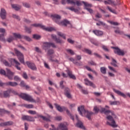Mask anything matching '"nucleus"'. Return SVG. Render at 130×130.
<instances>
[{"instance_id": "nucleus-5", "label": "nucleus", "mask_w": 130, "mask_h": 130, "mask_svg": "<svg viewBox=\"0 0 130 130\" xmlns=\"http://www.w3.org/2000/svg\"><path fill=\"white\" fill-rule=\"evenodd\" d=\"M50 47H52L53 48H56V46L53 43L47 42L43 43L42 48L45 51H47V50H48Z\"/></svg>"}, {"instance_id": "nucleus-13", "label": "nucleus", "mask_w": 130, "mask_h": 130, "mask_svg": "<svg viewBox=\"0 0 130 130\" xmlns=\"http://www.w3.org/2000/svg\"><path fill=\"white\" fill-rule=\"evenodd\" d=\"M101 112H103L106 115H108V114H110L111 113L113 117H114V118H116V115L114 114V112L109 110H106L105 108H102L101 109Z\"/></svg>"}, {"instance_id": "nucleus-57", "label": "nucleus", "mask_w": 130, "mask_h": 130, "mask_svg": "<svg viewBox=\"0 0 130 130\" xmlns=\"http://www.w3.org/2000/svg\"><path fill=\"white\" fill-rule=\"evenodd\" d=\"M59 87L61 89H64V85H63V81H61L60 82Z\"/></svg>"}, {"instance_id": "nucleus-42", "label": "nucleus", "mask_w": 130, "mask_h": 130, "mask_svg": "<svg viewBox=\"0 0 130 130\" xmlns=\"http://www.w3.org/2000/svg\"><path fill=\"white\" fill-rule=\"evenodd\" d=\"M115 33L116 34H119V35H123V31H121L119 30V28H117L114 30Z\"/></svg>"}, {"instance_id": "nucleus-25", "label": "nucleus", "mask_w": 130, "mask_h": 130, "mask_svg": "<svg viewBox=\"0 0 130 130\" xmlns=\"http://www.w3.org/2000/svg\"><path fill=\"white\" fill-rule=\"evenodd\" d=\"M69 60H70V61H72V62H73V63L74 64H76V66H82V63H80L78 62L77 60L74 59V58L73 57L69 58Z\"/></svg>"}, {"instance_id": "nucleus-53", "label": "nucleus", "mask_w": 130, "mask_h": 130, "mask_svg": "<svg viewBox=\"0 0 130 130\" xmlns=\"http://www.w3.org/2000/svg\"><path fill=\"white\" fill-rule=\"evenodd\" d=\"M13 40H15V38H14V37H10V38L7 39V41L9 43H11V42H12V41H13Z\"/></svg>"}, {"instance_id": "nucleus-8", "label": "nucleus", "mask_w": 130, "mask_h": 130, "mask_svg": "<svg viewBox=\"0 0 130 130\" xmlns=\"http://www.w3.org/2000/svg\"><path fill=\"white\" fill-rule=\"evenodd\" d=\"M51 126L52 128H50V130H69L67 125L62 123H60L57 128L53 124H51Z\"/></svg>"}, {"instance_id": "nucleus-17", "label": "nucleus", "mask_w": 130, "mask_h": 130, "mask_svg": "<svg viewBox=\"0 0 130 130\" xmlns=\"http://www.w3.org/2000/svg\"><path fill=\"white\" fill-rule=\"evenodd\" d=\"M0 17L2 20H6L7 19V11L6 9L1 8L0 11Z\"/></svg>"}, {"instance_id": "nucleus-52", "label": "nucleus", "mask_w": 130, "mask_h": 130, "mask_svg": "<svg viewBox=\"0 0 130 130\" xmlns=\"http://www.w3.org/2000/svg\"><path fill=\"white\" fill-rule=\"evenodd\" d=\"M55 41L56 43H59L60 44H61V43H63V41H62V40H60L59 38L56 39V40Z\"/></svg>"}, {"instance_id": "nucleus-14", "label": "nucleus", "mask_w": 130, "mask_h": 130, "mask_svg": "<svg viewBox=\"0 0 130 130\" xmlns=\"http://www.w3.org/2000/svg\"><path fill=\"white\" fill-rule=\"evenodd\" d=\"M64 95H65L68 99H72V94H71V89L69 87L64 88Z\"/></svg>"}, {"instance_id": "nucleus-41", "label": "nucleus", "mask_w": 130, "mask_h": 130, "mask_svg": "<svg viewBox=\"0 0 130 130\" xmlns=\"http://www.w3.org/2000/svg\"><path fill=\"white\" fill-rule=\"evenodd\" d=\"M101 73L103 74V75H106V68L105 67H101L100 68Z\"/></svg>"}, {"instance_id": "nucleus-23", "label": "nucleus", "mask_w": 130, "mask_h": 130, "mask_svg": "<svg viewBox=\"0 0 130 130\" xmlns=\"http://www.w3.org/2000/svg\"><path fill=\"white\" fill-rule=\"evenodd\" d=\"M66 9H67V10H70V11H72V12H74V13H79V10H81V8L80 7H78L77 9H76L73 7H67Z\"/></svg>"}, {"instance_id": "nucleus-20", "label": "nucleus", "mask_w": 130, "mask_h": 130, "mask_svg": "<svg viewBox=\"0 0 130 130\" xmlns=\"http://www.w3.org/2000/svg\"><path fill=\"white\" fill-rule=\"evenodd\" d=\"M76 126L77 127H79V128H81L82 129L85 130L86 127H84L83 122L81 121L80 120L77 119V122L76 123Z\"/></svg>"}, {"instance_id": "nucleus-22", "label": "nucleus", "mask_w": 130, "mask_h": 130, "mask_svg": "<svg viewBox=\"0 0 130 130\" xmlns=\"http://www.w3.org/2000/svg\"><path fill=\"white\" fill-rule=\"evenodd\" d=\"M11 7L15 11H20L22 9V6L18 4H12Z\"/></svg>"}, {"instance_id": "nucleus-1", "label": "nucleus", "mask_w": 130, "mask_h": 130, "mask_svg": "<svg viewBox=\"0 0 130 130\" xmlns=\"http://www.w3.org/2000/svg\"><path fill=\"white\" fill-rule=\"evenodd\" d=\"M75 1L76 0H67V2L68 4H71V5H76L77 7H81V6L82 5V3L84 5V9L86 10L87 12H89L90 14H93V11L92 9H91V8L93 7L92 4H89L84 1H82L81 2V1H76L75 2Z\"/></svg>"}, {"instance_id": "nucleus-19", "label": "nucleus", "mask_w": 130, "mask_h": 130, "mask_svg": "<svg viewBox=\"0 0 130 130\" xmlns=\"http://www.w3.org/2000/svg\"><path fill=\"white\" fill-rule=\"evenodd\" d=\"M54 105L56 109L59 111V112H62L63 111H64L66 110V108L65 107H60V105L58 104L55 103L54 104Z\"/></svg>"}, {"instance_id": "nucleus-43", "label": "nucleus", "mask_w": 130, "mask_h": 130, "mask_svg": "<svg viewBox=\"0 0 130 130\" xmlns=\"http://www.w3.org/2000/svg\"><path fill=\"white\" fill-rule=\"evenodd\" d=\"M22 39H24L25 40H26V41H32L31 38H30V37H29L27 36L22 35Z\"/></svg>"}, {"instance_id": "nucleus-32", "label": "nucleus", "mask_w": 130, "mask_h": 130, "mask_svg": "<svg viewBox=\"0 0 130 130\" xmlns=\"http://www.w3.org/2000/svg\"><path fill=\"white\" fill-rule=\"evenodd\" d=\"M66 111L67 114V115H68V116H70V118H71V119H72V120H74V116L72 114V113H71V112H70V110H69V109H68L66 108V109L65 110Z\"/></svg>"}, {"instance_id": "nucleus-40", "label": "nucleus", "mask_w": 130, "mask_h": 130, "mask_svg": "<svg viewBox=\"0 0 130 130\" xmlns=\"http://www.w3.org/2000/svg\"><path fill=\"white\" fill-rule=\"evenodd\" d=\"M25 28V30L26 31V32H27V33H28V34H31V29H32V27H28V26H24Z\"/></svg>"}, {"instance_id": "nucleus-29", "label": "nucleus", "mask_w": 130, "mask_h": 130, "mask_svg": "<svg viewBox=\"0 0 130 130\" xmlns=\"http://www.w3.org/2000/svg\"><path fill=\"white\" fill-rule=\"evenodd\" d=\"M10 94H11V92L10 89H9L6 91H4V97H5V98H8V97H10Z\"/></svg>"}, {"instance_id": "nucleus-48", "label": "nucleus", "mask_w": 130, "mask_h": 130, "mask_svg": "<svg viewBox=\"0 0 130 130\" xmlns=\"http://www.w3.org/2000/svg\"><path fill=\"white\" fill-rule=\"evenodd\" d=\"M23 7H25V8H27V9H29L31 7V6L29 4V3H23Z\"/></svg>"}, {"instance_id": "nucleus-54", "label": "nucleus", "mask_w": 130, "mask_h": 130, "mask_svg": "<svg viewBox=\"0 0 130 130\" xmlns=\"http://www.w3.org/2000/svg\"><path fill=\"white\" fill-rule=\"evenodd\" d=\"M13 125V121H12L5 122L6 126H9V125Z\"/></svg>"}, {"instance_id": "nucleus-34", "label": "nucleus", "mask_w": 130, "mask_h": 130, "mask_svg": "<svg viewBox=\"0 0 130 130\" xmlns=\"http://www.w3.org/2000/svg\"><path fill=\"white\" fill-rule=\"evenodd\" d=\"M57 34L58 36H60V37H61L62 38H63V39H64L65 40L66 39H67V37H66V34L59 31H58Z\"/></svg>"}, {"instance_id": "nucleus-16", "label": "nucleus", "mask_w": 130, "mask_h": 130, "mask_svg": "<svg viewBox=\"0 0 130 130\" xmlns=\"http://www.w3.org/2000/svg\"><path fill=\"white\" fill-rule=\"evenodd\" d=\"M26 63L28 68L30 69V70H32V71H37V68L34 63L31 62L30 61H26Z\"/></svg>"}, {"instance_id": "nucleus-2", "label": "nucleus", "mask_w": 130, "mask_h": 130, "mask_svg": "<svg viewBox=\"0 0 130 130\" xmlns=\"http://www.w3.org/2000/svg\"><path fill=\"white\" fill-rule=\"evenodd\" d=\"M78 111L79 112L80 115H83V113L85 114V117L89 120H91V116L94 114V112L86 110L83 106L78 107Z\"/></svg>"}, {"instance_id": "nucleus-15", "label": "nucleus", "mask_w": 130, "mask_h": 130, "mask_svg": "<svg viewBox=\"0 0 130 130\" xmlns=\"http://www.w3.org/2000/svg\"><path fill=\"white\" fill-rule=\"evenodd\" d=\"M21 119L22 120H26L27 121H35L34 117L28 115H22Z\"/></svg>"}, {"instance_id": "nucleus-51", "label": "nucleus", "mask_w": 130, "mask_h": 130, "mask_svg": "<svg viewBox=\"0 0 130 130\" xmlns=\"http://www.w3.org/2000/svg\"><path fill=\"white\" fill-rule=\"evenodd\" d=\"M9 90L10 91V93H12L14 95H19L20 94H18V92H17V91H16L15 90H14L13 89H9Z\"/></svg>"}, {"instance_id": "nucleus-35", "label": "nucleus", "mask_w": 130, "mask_h": 130, "mask_svg": "<svg viewBox=\"0 0 130 130\" xmlns=\"http://www.w3.org/2000/svg\"><path fill=\"white\" fill-rule=\"evenodd\" d=\"M93 111L94 112L93 113L94 114H98V113H99V111H100V109H99V108H98V107L95 106L93 107Z\"/></svg>"}, {"instance_id": "nucleus-64", "label": "nucleus", "mask_w": 130, "mask_h": 130, "mask_svg": "<svg viewBox=\"0 0 130 130\" xmlns=\"http://www.w3.org/2000/svg\"><path fill=\"white\" fill-rule=\"evenodd\" d=\"M81 92H82V93H83V94H87L88 93V91H87L85 89H81Z\"/></svg>"}, {"instance_id": "nucleus-12", "label": "nucleus", "mask_w": 130, "mask_h": 130, "mask_svg": "<svg viewBox=\"0 0 130 130\" xmlns=\"http://www.w3.org/2000/svg\"><path fill=\"white\" fill-rule=\"evenodd\" d=\"M51 17L54 22L56 23V24H58L59 22H60V19H61V16H60V15L58 14H52L51 15Z\"/></svg>"}, {"instance_id": "nucleus-6", "label": "nucleus", "mask_w": 130, "mask_h": 130, "mask_svg": "<svg viewBox=\"0 0 130 130\" xmlns=\"http://www.w3.org/2000/svg\"><path fill=\"white\" fill-rule=\"evenodd\" d=\"M14 51L15 52V54L18 57L19 61L21 63H23V64H25V61H24V55L23 54V53H22V52H21L20 51H19V50H18L16 48L14 49Z\"/></svg>"}, {"instance_id": "nucleus-38", "label": "nucleus", "mask_w": 130, "mask_h": 130, "mask_svg": "<svg viewBox=\"0 0 130 130\" xmlns=\"http://www.w3.org/2000/svg\"><path fill=\"white\" fill-rule=\"evenodd\" d=\"M47 51V54L49 56L52 55L54 53V50L53 49H49Z\"/></svg>"}, {"instance_id": "nucleus-45", "label": "nucleus", "mask_w": 130, "mask_h": 130, "mask_svg": "<svg viewBox=\"0 0 130 130\" xmlns=\"http://www.w3.org/2000/svg\"><path fill=\"white\" fill-rule=\"evenodd\" d=\"M0 41H6V39H5V34H0Z\"/></svg>"}, {"instance_id": "nucleus-59", "label": "nucleus", "mask_w": 130, "mask_h": 130, "mask_svg": "<svg viewBox=\"0 0 130 130\" xmlns=\"http://www.w3.org/2000/svg\"><path fill=\"white\" fill-rule=\"evenodd\" d=\"M22 76L25 80H27V79H28V75H27V73L26 72H23Z\"/></svg>"}, {"instance_id": "nucleus-21", "label": "nucleus", "mask_w": 130, "mask_h": 130, "mask_svg": "<svg viewBox=\"0 0 130 130\" xmlns=\"http://www.w3.org/2000/svg\"><path fill=\"white\" fill-rule=\"evenodd\" d=\"M11 60L12 61H13L14 63H15V68H17V70H18V71H21V68L19 67V66L21 64L20 62H19V61H18V60L15 58H12Z\"/></svg>"}, {"instance_id": "nucleus-31", "label": "nucleus", "mask_w": 130, "mask_h": 130, "mask_svg": "<svg viewBox=\"0 0 130 130\" xmlns=\"http://www.w3.org/2000/svg\"><path fill=\"white\" fill-rule=\"evenodd\" d=\"M13 35L15 38H16L17 39H22L23 36L21 35L20 34H17L16 32H14L13 34Z\"/></svg>"}, {"instance_id": "nucleus-39", "label": "nucleus", "mask_w": 130, "mask_h": 130, "mask_svg": "<svg viewBox=\"0 0 130 130\" xmlns=\"http://www.w3.org/2000/svg\"><path fill=\"white\" fill-rule=\"evenodd\" d=\"M32 38L34 39H36V40H39L41 38V36L39 35L34 34L32 35Z\"/></svg>"}, {"instance_id": "nucleus-26", "label": "nucleus", "mask_w": 130, "mask_h": 130, "mask_svg": "<svg viewBox=\"0 0 130 130\" xmlns=\"http://www.w3.org/2000/svg\"><path fill=\"white\" fill-rule=\"evenodd\" d=\"M113 91H114V92H115V93L117 94V95H119V96H121L122 97H123L124 98H125V97H126V95H125V94H124V93L121 92L119 90H117L115 89H113Z\"/></svg>"}, {"instance_id": "nucleus-33", "label": "nucleus", "mask_w": 130, "mask_h": 130, "mask_svg": "<svg viewBox=\"0 0 130 130\" xmlns=\"http://www.w3.org/2000/svg\"><path fill=\"white\" fill-rule=\"evenodd\" d=\"M38 117L42 118L43 120H44L45 121H50V119H49V118H47L42 115H38Z\"/></svg>"}, {"instance_id": "nucleus-44", "label": "nucleus", "mask_w": 130, "mask_h": 130, "mask_svg": "<svg viewBox=\"0 0 130 130\" xmlns=\"http://www.w3.org/2000/svg\"><path fill=\"white\" fill-rule=\"evenodd\" d=\"M110 105H119L120 103L119 101L110 102Z\"/></svg>"}, {"instance_id": "nucleus-7", "label": "nucleus", "mask_w": 130, "mask_h": 130, "mask_svg": "<svg viewBox=\"0 0 130 130\" xmlns=\"http://www.w3.org/2000/svg\"><path fill=\"white\" fill-rule=\"evenodd\" d=\"M106 119L108 120H109V121L111 122V123H110L109 121H107L106 123L108 125H110L111 126H112V127H117L116 123H115V121L114 120V119L113 118V117H112V116L108 115L106 117Z\"/></svg>"}, {"instance_id": "nucleus-56", "label": "nucleus", "mask_w": 130, "mask_h": 130, "mask_svg": "<svg viewBox=\"0 0 130 130\" xmlns=\"http://www.w3.org/2000/svg\"><path fill=\"white\" fill-rule=\"evenodd\" d=\"M23 106H24L26 108H33V105L23 104Z\"/></svg>"}, {"instance_id": "nucleus-47", "label": "nucleus", "mask_w": 130, "mask_h": 130, "mask_svg": "<svg viewBox=\"0 0 130 130\" xmlns=\"http://www.w3.org/2000/svg\"><path fill=\"white\" fill-rule=\"evenodd\" d=\"M3 63L5 64V66H6V67H12V65H11L10 63H9L8 61L6 60H4L3 61Z\"/></svg>"}, {"instance_id": "nucleus-37", "label": "nucleus", "mask_w": 130, "mask_h": 130, "mask_svg": "<svg viewBox=\"0 0 130 130\" xmlns=\"http://www.w3.org/2000/svg\"><path fill=\"white\" fill-rule=\"evenodd\" d=\"M108 2L110 3V5H113V6H117V5H120V3H118V1H117V3H115L114 1L112 0H107Z\"/></svg>"}, {"instance_id": "nucleus-4", "label": "nucleus", "mask_w": 130, "mask_h": 130, "mask_svg": "<svg viewBox=\"0 0 130 130\" xmlns=\"http://www.w3.org/2000/svg\"><path fill=\"white\" fill-rule=\"evenodd\" d=\"M18 96H19L20 98H21V99H23L25 101H29V102H36V101H35V100L33 99L31 95L26 93H21L20 94H18Z\"/></svg>"}, {"instance_id": "nucleus-3", "label": "nucleus", "mask_w": 130, "mask_h": 130, "mask_svg": "<svg viewBox=\"0 0 130 130\" xmlns=\"http://www.w3.org/2000/svg\"><path fill=\"white\" fill-rule=\"evenodd\" d=\"M0 74L2 76L7 77L9 80H13V77H14V75H15V73L12 72L10 69H7V73H6V71L4 70H0Z\"/></svg>"}, {"instance_id": "nucleus-49", "label": "nucleus", "mask_w": 130, "mask_h": 130, "mask_svg": "<svg viewBox=\"0 0 130 130\" xmlns=\"http://www.w3.org/2000/svg\"><path fill=\"white\" fill-rule=\"evenodd\" d=\"M88 64H90L91 66H94L96 67L97 66V63L93 61V60H91L88 62Z\"/></svg>"}, {"instance_id": "nucleus-11", "label": "nucleus", "mask_w": 130, "mask_h": 130, "mask_svg": "<svg viewBox=\"0 0 130 130\" xmlns=\"http://www.w3.org/2000/svg\"><path fill=\"white\" fill-rule=\"evenodd\" d=\"M111 48L115 49V50H114V52L115 54H117V55L123 56V55L125 54V53L118 48V47H111Z\"/></svg>"}, {"instance_id": "nucleus-62", "label": "nucleus", "mask_w": 130, "mask_h": 130, "mask_svg": "<svg viewBox=\"0 0 130 130\" xmlns=\"http://www.w3.org/2000/svg\"><path fill=\"white\" fill-rule=\"evenodd\" d=\"M13 18H14V19H17V20H18L20 21V17L16 14H13L12 15Z\"/></svg>"}, {"instance_id": "nucleus-63", "label": "nucleus", "mask_w": 130, "mask_h": 130, "mask_svg": "<svg viewBox=\"0 0 130 130\" xmlns=\"http://www.w3.org/2000/svg\"><path fill=\"white\" fill-rule=\"evenodd\" d=\"M28 113H29V114H32L33 115L36 114V111L29 110L28 111Z\"/></svg>"}, {"instance_id": "nucleus-27", "label": "nucleus", "mask_w": 130, "mask_h": 130, "mask_svg": "<svg viewBox=\"0 0 130 130\" xmlns=\"http://www.w3.org/2000/svg\"><path fill=\"white\" fill-rule=\"evenodd\" d=\"M93 33L96 36H102L103 35V31L99 30H93Z\"/></svg>"}, {"instance_id": "nucleus-36", "label": "nucleus", "mask_w": 130, "mask_h": 130, "mask_svg": "<svg viewBox=\"0 0 130 130\" xmlns=\"http://www.w3.org/2000/svg\"><path fill=\"white\" fill-rule=\"evenodd\" d=\"M112 62H111V64H112V66H113V67H114L115 68H117V64L116 63H117V61H116V60H115L114 58H112Z\"/></svg>"}, {"instance_id": "nucleus-24", "label": "nucleus", "mask_w": 130, "mask_h": 130, "mask_svg": "<svg viewBox=\"0 0 130 130\" xmlns=\"http://www.w3.org/2000/svg\"><path fill=\"white\" fill-rule=\"evenodd\" d=\"M67 73L70 79H73V80H76V76L73 74V72L70 70H67Z\"/></svg>"}, {"instance_id": "nucleus-30", "label": "nucleus", "mask_w": 130, "mask_h": 130, "mask_svg": "<svg viewBox=\"0 0 130 130\" xmlns=\"http://www.w3.org/2000/svg\"><path fill=\"white\" fill-rule=\"evenodd\" d=\"M10 112L7 111L4 109H0V115H3V114H10Z\"/></svg>"}, {"instance_id": "nucleus-50", "label": "nucleus", "mask_w": 130, "mask_h": 130, "mask_svg": "<svg viewBox=\"0 0 130 130\" xmlns=\"http://www.w3.org/2000/svg\"><path fill=\"white\" fill-rule=\"evenodd\" d=\"M14 80L16 82H21V78H20L18 76H14Z\"/></svg>"}, {"instance_id": "nucleus-10", "label": "nucleus", "mask_w": 130, "mask_h": 130, "mask_svg": "<svg viewBox=\"0 0 130 130\" xmlns=\"http://www.w3.org/2000/svg\"><path fill=\"white\" fill-rule=\"evenodd\" d=\"M58 25H59L60 26H63V27H67L68 25H69V27L73 28V24L70 22V21L68 19H64L60 21L59 23H58Z\"/></svg>"}, {"instance_id": "nucleus-58", "label": "nucleus", "mask_w": 130, "mask_h": 130, "mask_svg": "<svg viewBox=\"0 0 130 130\" xmlns=\"http://www.w3.org/2000/svg\"><path fill=\"white\" fill-rule=\"evenodd\" d=\"M91 43L95 46H99V42L96 41H91Z\"/></svg>"}, {"instance_id": "nucleus-61", "label": "nucleus", "mask_w": 130, "mask_h": 130, "mask_svg": "<svg viewBox=\"0 0 130 130\" xmlns=\"http://www.w3.org/2000/svg\"><path fill=\"white\" fill-rule=\"evenodd\" d=\"M107 9L110 12H111V13H113V14H116V12H115L114 10H112L111 8H110L109 6H107Z\"/></svg>"}, {"instance_id": "nucleus-9", "label": "nucleus", "mask_w": 130, "mask_h": 130, "mask_svg": "<svg viewBox=\"0 0 130 130\" xmlns=\"http://www.w3.org/2000/svg\"><path fill=\"white\" fill-rule=\"evenodd\" d=\"M4 86H11V87H17L18 86V83L14 82H8L3 83L2 80H0V87H4Z\"/></svg>"}, {"instance_id": "nucleus-18", "label": "nucleus", "mask_w": 130, "mask_h": 130, "mask_svg": "<svg viewBox=\"0 0 130 130\" xmlns=\"http://www.w3.org/2000/svg\"><path fill=\"white\" fill-rule=\"evenodd\" d=\"M84 83L86 86H90L92 88H96V85L93 82L88 80L87 78L84 79Z\"/></svg>"}, {"instance_id": "nucleus-60", "label": "nucleus", "mask_w": 130, "mask_h": 130, "mask_svg": "<svg viewBox=\"0 0 130 130\" xmlns=\"http://www.w3.org/2000/svg\"><path fill=\"white\" fill-rule=\"evenodd\" d=\"M84 51L86 53H88V54L91 55L92 54V51L88 49H85Z\"/></svg>"}, {"instance_id": "nucleus-28", "label": "nucleus", "mask_w": 130, "mask_h": 130, "mask_svg": "<svg viewBox=\"0 0 130 130\" xmlns=\"http://www.w3.org/2000/svg\"><path fill=\"white\" fill-rule=\"evenodd\" d=\"M53 2L54 5H59V0H52ZM61 4L62 5H66V0H61Z\"/></svg>"}, {"instance_id": "nucleus-55", "label": "nucleus", "mask_w": 130, "mask_h": 130, "mask_svg": "<svg viewBox=\"0 0 130 130\" xmlns=\"http://www.w3.org/2000/svg\"><path fill=\"white\" fill-rule=\"evenodd\" d=\"M45 31H48V32H51V31H53L54 30V28L53 27H46Z\"/></svg>"}, {"instance_id": "nucleus-46", "label": "nucleus", "mask_w": 130, "mask_h": 130, "mask_svg": "<svg viewBox=\"0 0 130 130\" xmlns=\"http://www.w3.org/2000/svg\"><path fill=\"white\" fill-rule=\"evenodd\" d=\"M66 51H67L68 53L71 54V55H74V54H75V52H74V51H73L72 49H67Z\"/></svg>"}]
</instances>
